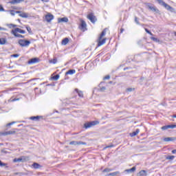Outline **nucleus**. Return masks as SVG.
I'll return each instance as SVG.
<instances>
[{
  "instance_id": "obj_19",
  "label": "nucleus",
  "mask_w": 176,
  "mask_h": 176,
  "mask_svg": "<svg viewBox=\"0 0 176 176\" xmlns=\"http://www.w3.org/2000/svg\"><path fill=\"white\" fill-rule=\"evenodd\" d=\"M76 72L75 69H69L66 73L65 75H74Z\"/></svg>"
},
{
  "instance_id": "obj_34",
  "label": "nucleus",
  "mask_w": 176,
  "mask_h": 176,
  "mask_svg": "<svg viewBox=\"0 0 176 176\" xmlns=\"http://www.w3.org/2000/svg\"><path fill=\"white\" fill-rule=\"evenodd\" d=\"M162 130H168V125H165L164 126H162Z\"/></svg>"
},
{
  "instance_id": "obj_8",
  "label": "nucleus",
  "mask_w": 176,
  "mask_h": 176,
  "mask_svg": "<svg viewBox=\"0 0 176 176\" xmlns=\"http://www.w3.org/2000/svg\"><path fill=\"white\" fill-rule=\"evenodd\" d=\"M53 19H54V16L50 13L45 15V20L47 23H50Z\"/></svg>"
},
{
  "instance_id": "obj_16",
  "label": "nucleus",
  "mask_w": 176,
  "mask_h": 176,
  "mask_svg": "<svg viewBox=\"0 0 176 176\" xmlns=\"http://www.w3.org/2000/svg\"><path fill=\"white\" fill-rule=\"evenodd\" d=\"M176 138L175 137H172V138H164V142H170V141H175Z\"/></svg>"
},
{
  "instance_id": "obj_26",
  "label": "nucleus",
  "mask_w": 176,
  "mask_h": 176,
  "mask_svg": "<svg viewBox=\"0 0 176 176\" xmlns=\"http://www.w3.org/2000/svg\"><path fill=\"white\" fill-rule=\"evenodd\" d=\"M138 175L140 176H146V170H142L139 172Z\"/></svg>"
},
{
  "instance_id": "obj_22",
  "label": "nucleus",
  "mask_w": 176,
  "mask_h": 176,
  "mask_svg": "<svg viewBox=\"0 0 176 176\" xmlns=\"http://www.w3.org/2000/svg\"><path fill=\"white\" fill-rule=\"evenodd\" d=\"M32 167L33 168H41V164L36 163V162H34L33 164H32Z\"/></svg>"
},
{
  "instance_id": "obj_10",
  "label": "nucleus",
  "mask_w": 176,
  "mask_h": 176,
  "mask_svg": "<svg viewBox=\"0 0 176 176\" xmlns=\"http://www.w3.org/2000/svg\"><path fill=\"white\" fill-rule=\"evenodd\" d=\"M39 119H43V116H32L30 118V120H34V122H38Z\"/></svg>"
},
{
  "instance_id": "obj_31",
  "label": "nucleus",
  "mask_w": 176,
  "mask_h": 176,
  "mask_svg": "<svg viewBox=\"0 0 176 176\" xmlns=\"http://www.w3.org/2000/svg\"><path fill=\"white\" fill-rule=\"evenodd\" d=\"M175 157L174 155H168L166 159L167 160H173V159Z\"/></svg>"
},
{
  "instance_id": "obj_12",
  "label": "nucleus",
  "mask_w": 176,
  "mask_h": 176,
  "mask_svg": "<svg viewBox=\"0 0 176 176\" xmlns=\"http://www.w3.org/2000/svg\"><path fill=\"white\" fill-rule=\"evenodd\" d=\"M36 63H39V58H33L28 61V64H36Z\"/></svg>"
},
{
  "instance_id": "obj_44",
  "label": "nucleus",
  "mask_w": 176,
  "mask_h": 176,
  "mask_svg": "<svg viewBox=\"0 0 176 176\" xmlns=\"http://www.w3.org/2000/svg\"><path fill=\"white\" fill-rule=\"evenodd\" d=\"M126 90L127 91H133V90H134V88H127Z\"/></svg>"
},
{
  "instance_id": "obj_28",
  "label": "nucleus",
  "mask_w": 176,
  "mask_h": 176,
  "mask_svg": "<svg viewBox=\"0 0 176 176\" xmlns=\"http://www.w3.org/2000/svg\"><path fill=\"white\" fill-rule=\"evenodd\" d=\"M25 28H26L27 31L29 32V34L30 35H32V30H31V28L28 25H26Z\"/></svg>"
},
{
  "instance_id": "obj_54",
  "label": "nucleus",
  "mask_w": 176,
  "mask_h": 176,
  "mask_svg": "<svg viewBox=\"0 0 176 176\" xmlns=\"http://www.w3.org/2000/svg\"><path fill=\"white\" fill-rule=\"evenodd\" d=\"M172 118H176V114H175V115L172 116Z\"/></svg>"
},
{
  "instance_id": "obj_9",
  "label": "nucleus",
  "mask_w": 176,
  "mask_h": 176,
  "mask_svg": "<svg viewBox=\"0 0 176 176\" xmlns=\"http://www.w3.org/2000/svg\"><path fill=\"white\" fill-rule=\"evenodd\" d=\"M69 145H86V142L82 141H72L69 142Z\"/></svg>"
},
{
  "instance_id": "obj_14",
  "label": "nucleus",
  "mask_w": 176,
  "mask_h": 176,
  "mask_svg": "<svg viewBox=\"0 0 176 176\" xmlns=\"http://www.w3.org/2000/svg\"><path fill=\"white\" fill-rule=\"evenodd\" d=\"M58 23H68V18L67 17L58 18Z\"/></svg>"
},
{
  "instance_id": "obj_27",
  "label": "nucleus",
  "mask_w": 176,
  "mask_h": 176,
  "mask_svg": "<svg viewBox=\"0 0 176 176\" xmlns=\"http://www.w3.org/2000/svg\"><path fill=\"white\" fill-rule=\"evenodd\" d=\"M75 91H76V93H78L79 97H83V92L81 91H79V89H76Z\"/></svg>"
},
{
  "instance_id": "obj_55",
  "label": "nucleus",
  "mask_w": 176,
  "mask_h": 176,
  "mask_svg": "<svg viewBox=\"0 0 176 176\" xmlns=\"http://www.w3.org/2000/svg\"><path fill=\"white\" fill-rule=\"evenodd\" d=\"M1 30H2V28H1V27H0V31H1Z\"/></svg>"
},
{
  "instance_id": "obj_24",
  "label": "nucleus",
  "mask_w": 176,
  "mask_h": 176,
  "mask_svg": "<svg viewBox=\"0 0 176 176\" xmlns=\"http://www.w3.org/2000/svg\"><path fill=\"white\" fill-rule=\"evenodd\" d=\"M68 42H69V39L68 38H65L63 41H62V45H67L68 43Z\"/></svg>"
},
{
  "instance_id": "obj_45",
  "label": "nucleus",
  "mask_w": 176,
  "mask_h": 176,
  "mask_svg": "<svg viewBox=\"0 0 176 176\" xmlns=\"http://www.w3.org/2000/svg\"><path fill=\"white\" fill-rule=\"evenodd\" d=\"M5 10L3 9V7L0 5V12H3Z\"/></svg>"
},
{
  "instance_id": "obj_36",
  "label": "nucleus",
  "mask_w": 176,
  "mask_h": 176,
  "mask_svg": "<svg viewBox=\"0 0 176 176\" xmlns=\"http://www.w3.org/2000/svg\"><path fill=\"white\" fill-rule=\"evenodd\" d=\"M145 31L147 34H149V35H153V34H152V32L151 31H149V30L145 28Z\"/></svg>"
},
{
  "instance_id": "obj_30",
  "label": "nucleus",
  "mask_w": 176,
  "mask_h": 176,
  "mask_svg": "<svg viewBox=\"0 0 176 176\" xmlns=\"http://www.w3.org/2000/svg\"><path fill=\"white\" fill-rule=\"evenodd\" d=\"M8 28H16L17 27V25H14L13 23H10L8 25Z\"/></svg>"
},
{
  "instance_id": "obj_38",
  "label": "nucleus",
  "mask_w": 176,
  "mask_h": 176,
  "mask_svg": "<svg viewBox=\"0 0 176 176\" xmlns=\"http://www.w3.org/2000/svg\"><path fill=\"white\" fill-rule=\"evenodd\" d=\"M151 39L152 41H154V42H159V39H157V38L151 37Z\"/></svg>"
},
{
  "instance_id": "obj_49",
  "label": "nucleus",
  "mask_w": 176,
  "mask_h": 176,
  "mask_svg": "<svg viewBox=\"0 0 176 176\" xmlns=\"http://www.w3.org/2000/svg\"><path fill=\"white\" fill-rule=\"evenodd\" d=\"M123 31H124V29L121 28V29H120V34H122V33H123Z\"/></svg>"
},
{
  "instance_id": "obj_23",
  "label": "nucleus",
  "mask_w": 176,
  "mask_h": 176,
  "mask_svg": "<svg viewBox=\"0 0 176 176\" xmlns=\"http://www.w3.org/2000/svg\"><path fill=\"white\" fill-rule=\"evenodd\" d=\"M52 80H58L60 79V75L56 74L51 78Z\"/></svg>"
},
{
  "instance_id": "obj_53",
  "label": "nucleus",
  "mask_w": 176,
  "mask_h": 176,
  "mask_svg": "<svg viewBox=\"0 0 176 176\" xmlns=\"http://www.w3.org/2000/svg\"><path fill=\"white\" fill-rule=\"evenodd\" d=\"M16 13H17V14L21 13V11H16Z\"/></svg>"
},
{
  "instance_id": "obj_40",
  "label": "nucleus",
  "mask_w": 176,
  "mask_h": 176,
  "mask_svg": "<svg viewBox=\"0 0 176 176\" xmlns=\"http://www.w3.org/2000/svg\"><path fill=\"white\" fill-rule=\"evenodd\" d=\"M0 166H1V167H5V166H6V164L3 163V162L0 160Z\"/></svg>"
},
{
  "instance_id": "obj_5",
  "label": "nucleus",
  "mask_w": 176,
  "mask_h": 176,
  "mask_svg": "<svg viewBox=\"0 0 176 176\" xmlns=\"http://www.w3.org/2000/svg\"><path fill=\"white\" fill-rule=\"evenodd\" d=\"M100 122L98 121H92L90 122H87L84 124V126L85 129H90V127H92V126H97Z\"/></svg>"
},
{
  "instance_id": "obj_51",
  "label": "nucleus",
  "mask_w": 176,
  "mask_h": 176,
  "mask_svg": "<svg viewBox=\"0 0 176 176\" xmlns=\"http://www.w3.org/2000/svg\"><path fill=\"white\" fill-rule=\"evenodd\" d=\"M172 153H173V154H174V153H176V150H175H175H173V151H172Z\"/></svg>"
},
{
  "instance_id": "obj_6",
  "label": "nucleus",
  "mask_w": 176,
  "mask_h": 176,
  "mask_svg": "<svg viewBox=\"0 0 176 176\" xmlns=\"http://www.w3.org/2000/svg\"><path fill=\"white\" fill-rule=\"evenodd\" d=\"M26 160H28V157H19V158H14L13 160V162L14 163H20V162H22V163H24V162H26Z\"/></svg>"
},
{
  "instance_id": "obj_25",
  "label": "nucleus",
  "mask_w": 176,
  "mask_h": 176,
  "mask_svg": "<svg viewBox=\"0 0 176 176\" xmlns=\"http://www.w3.org/2000/svg\"><path fill=\"white\" fill-rule=\"evenodd\" d=\"M20 17H22L23 19H27L28 17V14L25 12L19 14Z\"/></svg>"
},
{
  "instance_id": "obj_7",
  "label": "nucleus",
  "mask_w": 176,
  "mask_h": 176,
  "mask_svg": "<svg viewBox=\"0 0 176 176\" xmlns=\"http://www.w3.org/2000/svg\"><path fill=\"white\" fill-rule=\"evenodd\" d=\"M87 19L90 20V21L92 22L93 24H94L96 21H97V19L96 18V16H94L93 13H90L89 14H88Z\"/></svg>"
},
{
  "instance_id": "obj_21",
  "label": "nucleus",
  "mask_w": 176,
  "mask_h": 176,
  "mask_svg": "<svg viewBox=\"0 0 176 176\" xmlns=\"http://www.w3.org/2000/svg\"><path fill=\"white\" fill-rule=\"evenodd\" d=\"M138 133H140V129H137L135 130V131H133V133H130L131 137H135V135H137V134H138Z\"/></svg>"
},
{
  "instance_id": "obj_13",
  "label": "nucleus",
  "mask_w": 176,
  "mask_h": 176,
  "mask_svg": "<svg viewBox=\"0 0 176 176\" xmlns=\"http://www.w3.org/2000/svg\"><path fill=\"white\" fill-rule=\"evenodd\" d=\"M21 2H24V0H12L9 1V3L11 5H16L17 3H21Z\"/></svg>"
},
{
  "instance_id": "obj_15",
  "label": "nucleus",
  "mask_w": 176,
  "mask_h": 176,
  "mask_svg": "<svg viewBox=\"0 0 176 176\" xmlns=\"http://www.w3.org/2000/svg\"><path fill=\"white\" fill-rule=\"evenodd\" d=\"M148 9H150V10H151V12H155L156 13H157V12H159V10L153 6L149 5V6H148Z\"/></svg>"
},
{
  "instance_id": "obj_57",
  "label": "nucleus",
  "mask_w": 176,
  "mask_h": 176,
  "mask_svg": "<svg viewBox=\"0 0 176 176\" xmlns=\"http://www.w3.org/2000/svg\"><path fill=\"white\" fill-rule=\"evenodd\" d=\"M175 36H176V32H175Z\"/></svg>"
},
{
  "instance_id": "obj_17",
  "label": "nucleus",
  "mask_w": 176,
  "mask_h": 176,
  "mask_svg": "<svg viewBox=\"0 0 176 176\" xmlns=\"http://www.w3.org/2000/svg\"><path fill=\"white\" fill-rule=\"evenodd\" d=\"M12 134H16L15 131H8L2 133V135H10Z\"/></svg>"
},
{
  "instance_id": "obj_4",
  "label": "nucleus",
  "mask_w": 176,
  "mask_h": 176,
  "mask_svg": "<svg viewBox=\"0 0 176 176\" xmlns=\"http://www.w3.org/2000/svg\"><path fill=\"white\" fill-rule=\"evenodd\" d=\"M12 35H17L19 34H25V30H21V28H16L15 29L11 30Z\"/></svg>"
},
{
  "instance_id": "obj_1",
  "label": "nucleus",
  "mask_w": 176,
  "mask_h": 176,
  "mask_svg": "<svg viewBox=\"0 0 176 176\" xmlns=\"http://www.w3.org/2000/svg\"><path fill=\"white\" fill-rule=\"evenodd\" d=\"M106 34L107 29H104L98 38V47H100V46H102V45H104L105 42H107V38L102 39V37L105 36Z\"/></svg>"
},
{
  "instance_id": "obj_11",
  "label": "nucleus",
  "mask_w": 176,
  "mask_h": 176,
  "mask_svg": "<svg viewBox=\"0 0 176 176\" xmlns=\"http://www.w3.org/2000/svg\"><path fill=\"white\" fill-rule=\"evenodd\" d=\"M86 27H87V25L86 24V22L83 20H81V23H80V30H82V31H85V30H87L86 28Z\"/></svg>"
},
{
  "instance_id": "obj_48",
  "label": "nucleus",
  "mask_w": 176,
  "mask_h": 176,
  "mask_svg": "<svg viewBox=\"0 0 176 176\" xmlns=\"http://www.w3.org/2000/svg\"><path fill=\"white\" fill-rule=\"evenodd\" d=\"M14 175H21V173H15Z\"/></svg>"
},
{
  "instance_id": "obj_52",
  "label": "nucleus",
  "mask_w": 176,
  "mask_h": 176,
  "mask_svg": "<svg viewBox=\"0 0 176 176\" xmlns=\"http://www.w3.org/2000/svg\"><path fill=\"white\" fill-rule=\"evenodd\" d=\"M43 2H49V0H41Z\"/></svg>"
},
{
  "instance_id": "obj_33",
  "label": "nucleus",
  "mask_w": 176,
  "mask_h": 176,
  "mask_svg": "<svg viewBox=\"0 0 176 176\" xmlns=\"http://www.w3.org/2000/svg\"><path fill=\"white\" fill-rule=\"evenodd\" d=\"M14 36H15V38H25V36H23V35L20 34H14Z\"/></svg>"
},
{
  "instance_id": "obj_50",
  "label": "nucleus",
  "mask_w": 176,
  "mask_h": 176,
  "mask_svg": "<svg viewBox=\"0 0 176 176\" xmlns=\"http://www.w3.org/2000/svg\"><path fill=\"white\" fill-rule=\"evenodd\" d=\"M113 145L107 146L106 148H112Z\"/></svg>"
},
{
  "instance_id": "obj_47",
  "label": "nucleus",
  "mask_w": 176,
  "mask_h": 176,
  "mask_svg": "<svg viewBox=\"0 0 176 176\" xmlns=\"http://www.w3.org/2000/svg\"><path fill=\"white\" fill-rule=\"evenodd\" d=\"M110 78H111V76H106L104 77V80H107V79H109Z\"/></svg>"
},
{
  "instance_id": "obj_35",
  "label": "nucleus",
  "mask_w": 176,
  "mask_h": 176,
  "mask_svg": "<svg viewBox=\"0 0 176 176\" xmlns=\"http://www.w3.org/2000/svg\"><path fill=\"white\" fill-rule=\"evenodd\" d=\"M135 22L136 23V24L140 25V21H138V18L137 16H135Z\"/></svg>"
},
{
  "instance_id": "obj_20",
  "label": "nucleus",
  "mask_w": 176,
  "mask_h": 176,
  "mask_svg": "<svg viewBox=\"0 0 176 176\" xmlns=\"http://www.w3.org/2000/svg\"><path fill=\"white\" fill-rule=\"evenodd\" d=\"M135 170H136L135 166H133V168H131L130 169L125 170V172L128 173L129 174H130V173H134V171H135Z\"/></svg>"
},
{
  "instance_id": "obj_42",
  "label": "nucleus",
  "mask_w": 176,
  "mask_h": 176,
  "mask_svg": "<svg viewBox=\"0 0 176 176\" xmlns=\"http://www.w3.org/2000/svg\"><path fill=\"white\" fill-rule=\"evenodd\" d=\"M15 123H16L15 122H10L7 124V127H9V126H12V124H14Z\"/></svg>"
},
{
  "instance_id": "obj_41",
  "label": "nucleus",
  "mask_w": 176,
  "mask_h": 176,
  "mask_svg": "<svg viewBox=\"0 0 176 176\" xmlns=\"http://www.w3.org/2000/svg\"><path fill=\"white\" fill-rule=\"evenodd\" d=\"M16 14V12H14V10H11L10 11V15L11 16H14Z\"/></svg>"
},
{
  "instance_id": "obj_18",
  "label": "nucleus",
  "mask_w": 176,
  "mask_h": 176,
  "mask_svg": "<svg viewBox=\"0 0 176 176\" xmlns=\"http://www.w3.org/2000/svg\"><path fill=\"white\" fill-rule=\"evenodd\" d=\"M120 176V172L119 171H116V172H113V173H111L108 175H107L106 176Z\"/></svg>"
},
{
  "instance_id": "obj_37",
  "label": "nucleus",
  "mask_w": 176,
  "mask_h": 176,
  "mask_svg": "<svg viewBox=\"0 0 176 176\" xmlns=\"http://www.w3.org/2000/svg\"><path fill=\"white\" fill-rule=\"evenodd\" d=\"M50 63H52V64H56L57 63V59L54 58L53 60H50Z\"/></svg>"
},
{
  "instance_id": "obj_32",
  "label": "nucleus",
  "mask_w": 176,
  "mask_h": 176,
  "mask_svg": "<svg viewBox=\"0 0 176 176\" xmlns=\"http://www.w3.org/2000/svg\"><path fill=\"white\" fill-rule=\"evenodd\" d=\"M111 171H113V169L107 168L102 170V173H111Z\"/></svg>"
},
{
  "instance_id": "obj_2",
  "label": "nucleus",
  "mask_w": 176,
  "mask_h": 176,
  "mask_svg": "<svg viewBox=\"0 0 176 176\" xmlns=\"http://www.w3.org/2000/svg\"><path fill=\"white\" fill-rule=\"evenodd\" d=\"M157 1L158 2V3H160L161 5V6H164V8H165V9H166V10H169V12H171L172 13H174V12H175V9H174V8L171 7V6L166 3V2H164V1L157 0Z\"/></svg>"
},
{
  "instance_id": "obj_56",
  "label": "nucleus",
  "mask_w": 176,
  "mask_h": 176,
  "mask_svg": "<svg viewBox=\"0 0 176 176\" xmlns=\"http://www.w3.org/2000/svg\"><path fill=\"white\" fill-rule=\"evenodd\" d=\"M1 152H5V151L3 150H2Z\"/></svg>"
},
{
  "instance_id": "obj_3",
  "label": "nucleus",
  "mask_w": 176,
  "mask_h": 176,
  "mask_svg": "<svg viewBox=\"0 0 176 176\" xmlns=\"http://www.w3.org/2000/svg\"><path fill=\"white\" fill-rule=\"evenodd\" d=\"M18 43L21 47H27V46H30V45H31V41L28 40L19 39Z\"/></svg>"
},
{
  "instance_id": "obj_43",
  "label": "nucleus",
  "mask_w": 176,
  "mask_h": 176,
  "mask_svg": "<svg viewBox=\"0 0 176 176\" xmlns=\"http://www.w3.org/2000/svg\"><path fill=\"white\" fill-rule=\"evenodd\" d=\"M106 89L105 87H102L100 89V91H105Z\"/></svg>"
},
{
  "instance_id": "obj_29",
  "label": "nucleus",
  "mask_w": 176,
  "mask_h": 176,
  "mask_svg": "<svg viewBox=\"0 0 176 176\" xmlns=\"http://www.w3.org/2000/svg\"><path fill=\"white\" fill-rule=\"evenodd\" d=\"M6 43V38H0V45H5Z\"/></svg>"
},
{
  "instance_id": "obj_46",
  "label": "nucleus",
  "mask_w": 176,
  "mask_h": 176,
  "mask_svg": "<svg viewBox=\"0 0 176 176\" xmlns=\"http://www.w3.org/2000/svg\"><path fill=\"white\" fill-rule=\"evenodd\" d=\"M19 54H12V57H15V58H17V57H19Z\"/></svg>"
},
{
  "instance_id": "obj_39",
  "label": "nucleus",
  "mask_w": 176,
  "mask_h": 176,
  "mask_svg": "<svg viewBox=\"0 0 176 176\" xmlns=\"http://www.w3.org/2000/svg\"><path fill=\"white\" fill-rule=\"evenodd\" d=\"M168 129H175L176 125L175 124H172V125H168Z\"/></svg>"
}]
</instances>
